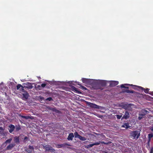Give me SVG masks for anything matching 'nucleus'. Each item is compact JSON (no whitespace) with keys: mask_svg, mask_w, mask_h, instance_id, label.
<instances>
[{"mask_svg":"<svg viewBox=\"0 0 153 153\" xmlns=\"http://www.w3.org/2000/svg\"><path fill=\"white\" fill-rule=\"evenodd\" d=\"M96 82L95 85H94V89H98L100 88V86H104L106 85V82L108 81L101 80H96Z\"/></svg>","mask_w":153,"mask_h":153,"instance_id":"nucleus-1","label":"nucleus"},{"mask_svg":"<svg viewBox=\"0 0 153 153\" xmlns=\"http://www.w3.org/2000/svg\"><path fill=\"white\" fill-rule=\"evenodd\" d=\"M131 136L133 138H135L136 137L137 139L140 136V132L139 131H134L131 133Z\"/></svg>","mask_w":153,"mask_h":153,"instance_id":"nucleus-2","label":"nucleus"},{"mask_svg":"<svg viewBox=\"0 0 153 153\" xmlns=\"http://www.w3.org/2000/svg\"><path fill=\"white\" fill-rule=\"evenodd\" d=\"M133 105L131 104H125L123 105L122 108L125 109L129 111H131L132 109L131 106Z\"/></svg>","mask_w":153,"mask_h":153,"instance_id":"nucleus-3","label":"nucleus"},{"mask_svg":"<svg viewBox=\"0 0 153 153\" xmlns=\"http://www.w3.org/2000/svg\"><path fill=\"white\" fill-rule=\"evenodd\" d=\"M24 88H27L28 89H31L33 88V86L31 83L29 82H27L24 84Z\"/></svg>","mask_w":153,"mask_h":153,"instance_id":"nucleus-4","label":"nucleus"},{"mask_svg":"<svg viewBox=\"0 0 153 153\" xmlns=\"http://www.w3.org/2000/svg\"><path fill=\"white\" fill-rule=\"evenodd\" d=\"M89 105L90 107L95 108H100L101 107L100 106L92 103H89Z\"/></svg>","mask_w":153,"mask_h":153,"instance_id":"nucleus-5","label":"nucleus"},{"mask_svg":"<svg viewBox=\"0 0 153 153\" xmlns=\"http://www.w3.org/2000/svg\"><path fill=\"white\" fill-rule=\"evenodd\" d=\"M43 147L46 151L53 150L52 147L48 145H45L44 144L43 145Z\"/></svg>","mask_w":153,"mask_h":153,"instance_id":"nucleus-6","label":"nucleus"},{"mask_svg":"<svg viewBox=\"0 0 153 153\" xmlns=\"http://www.w3.org/2000/svg\"><path fill=\"white\" fill-rule=\"evenodd\" d=\"M148 111L144 109L142 110L140 114V116H143L147 114Z\"/></svg>","mask_w":153,"mask_h":153,"instance_id":"nucleus-7","label":"nucleus"},{"mask_svg":"<svg viewBox=\"0 0 153 153\" xmlns=\"http://www.w3.org/2000/svg\"><path fill=\"white\" fill-rule=\"evenodd\" d=\"M110 85L111 87L114 86L118 84V82L117 81H111Z\"/></svg>","mask_w":153,"mask_h":153,"instance_id":"nucleus-8","label":"nucleus"},{"mask_svg":"<svg viewBox=\"0 0 153 153\" xmlns=\"http://www.w3.org/2000/svg\"><path fill=\"white\" fill-rule=\"evenodd\" d=\"M129 116L130 115L129 113L127 111H126L124 115L122 117V119H126L128 118H129Z\"/></svg>","mask_w":153,"mask_h":153,"instance_id":"nucleus-9","label":"nucleus"},{"mask_svg":"<svg viewBox=\"0 0 153 153\" xmlns=\"http://www.w3.org/2000/svg\"><path fill=\"white\" fill-rule=\"evenodd\" d=\"M22 95L23 96V99L24 100L28 99L29 95L27 92L25 91V93H23Z\"/></svg>","mask_w":153,"mask_h":153,"instance_id":"nucleus-10","label":"nucleus"},{"mask_svg":"<svg viewBox=\"0 0 153 153\" xmlns=\"http://www.w3.org/2000/svg\"><path fill=\"white\" fill-rule=\"evenodd\" d=\"M74 137V135L73 133H70L69 135L68 136L67 138V139L68 140H73V138Z\"/></svg>","mask_w":153,"mask_h":153,"instance_id":"nucleus-11","label":"nucleus"},{"mask_svg":"<svg viewBox=\"0 0 153 153\" xmlns=\"http://www.w3.org/2000/svg\"><path fill=\"white\" fill-rule=\"evenodd\" d=\"M82 80L83 82L85 84H88L89 83L90 79L83 78H82Z\"/></svg>","mask_w":153,"mask_h":153,"instance_id":"nucleus-12","label":"nucleus"},{"mask_svg":"<svg viewBox=\"0 0 153 153\" xmlns=\"http://www.w3.org/2000/svg\"><path fill=\"white\" fill-rule=\"evenodd\" d=\"M15 144L14 143H11L7 147V150H11L15 146Z\"/></svg>","mask_w":153,"mask_h":153,"instance_id":"nucleus-13","label":"nucleus"},{"mask_svg":"<svg viewBox=\"0 0 153 153\" xmlns=\"http://www.w3.org/2000/svg\"><path fill=\"white\" fill-rule=\"evenodd\" d=\"M9 127L10 128V129L9 130V132L12 133L13 131L15 128L14 126L13 125H10L9 126Z\"/></svg>","mask_w":153,"mask_h":153,"instance_id":"nucleus-14","label":"nucleus"},{"mask_svg":"<svg viewBox=\"0 0 153 153\" xmlns=\"http://www.w3.org/2000/svg\"><path fill=\"white\" fill-rule=\"evenodd\" d=\"M125 85H131V86H133V85H132V84H122V85L120 87L121 88H128V87H126L125 86Z\"/></svg>","mask_w":153,"mask_h":153,"instance_id":"nucleus-15","label":"nucleus"},{"mask_svg":"<svg viewBox=\"0 0 153 153\" xmlns=\"http://www.w3.org/2000/svg\"><path fill=\"white\" fill-rule=\"evenodd\" d=\"M122 127L126 128H128L129 127V124L128 123H126L122 125Z\"/></svg>","mask_w":153,"mask_h":153,"instance_id":"nucleus-16","label":"nucleus"},{"mask_svg":"<svg viewBox=\"0 0 153 153\" xmlns=\"http://www.w3.org/2000/svg\"><path fill=\"white\" fill-rule=\"evenodd\" d=\"M14 141L15 142L18 143L19 142V138L18 137H14Z\"/></svg>","mask_w":153,"mask_h":153,"instance_id":"nucleus-17","label":"nucleus"},{"mask_svg":"<svg viewBox=\"0 0 153 153\" xmlns=\"http://www.w3.org/2000/svg\"><path fill=\"white\" fill-rule=\"evenodd\" d=\"M80 140H82V141H84L86 140V139L84 137H82L80 135V136L78 138Z\"/></svg>","mask_w":153,"mask_h":153,"instance_id":"nucleus-18","label":"nucleus"},{"mask_svg":"<svg viewBox=\"0 0 153 153\" xmlns=\"http://www.w3.org/2000/svg\"><path fill=\"white\" fill-rule=\"evenodd\" d=\"M74 135H75V137H77L78 138H79V137L80 136V135H79L78 134V133L76 132H75L74 133Z\"/></svg>","mask_w":153,"mask_h":153,"instance_id":"nucleus-19","label":"nucleus"},{"mask_svg":"<svg viewBox=\"0 0 153 153\" xmlns=\"http://www.w3.org/2000/svg\"><path fill=\"white\" fill-rule=\"evenodd\" d=\"M12 138H10L9 139L7 140H6V141L5 142V143H10L11 141H12Z\"/></svg>","mask_w":153,"mask_h":153,"instance_id":"nucleus-20","label":"nucleus"},{"mask_svg":"<svg viewBox=\"0 0 153 153\" xmlns=\"http://www.w3.org/2000/svg\"><path fill=\"white\" fill-rule=\"evenodd\" d=\"M20 117H22V118H24L26 119H29L30 118L29 116H22L21 115H20Z\"/></svg>","mask_w":153,"mask_h":153,"instance_id":"nucleus-21","label":"nucleus"},{"mask_svg":"<svg viewBox=\"0 0 153 153\" xmlns=\"http://www.w3.org/2000/svg\"><path fill=\"white\" fill-rule=\"evenodd\" d=\"M93 146V144H90L88 145L87 146L85 147V148L88 149L89 148Z\"/></svg>","mask_w":153,"mask_h":153,"instance_id":"nucleus-22","label":"nucleus"},{"mask_svg":"<svg viewBox=\"0 0 153 153\" xmlns=\"http://www.w3.org/2000/svg\"><path fill=\"white\" fill-rule=\"evenodd\" d=\"M36 88L39 90H41L42 89L41 86L40 85H38L36 87Z\"/></svg>","mask_w":153,"mask_h":153,"instance_id":"nucleus-23","label":"nucleus"},{"mask_svg":"<svg viewBox=\"0 0 153 153\" xmlns=\"http://www.w3.org/2000/svg\"><path fill=\"white\" fill-rule=\"evenodd\" d=\"M100 143V141H99L98 142H96L95 143H93V146L94 145H99Z\"/></svg>","mask_w":153,"mask_h":153,"instance_id":"nucleus-24","label":"nucleus"},{"mask_svg":"<svg viewBox=\"0 0 153 153\" xmlns=\"http://www.w3.org/2000/svg\"><path fill=\"white\" fill-rule=\"evenodd\" d=\"M23 86H22L20 84H18L17 86V88L18 90L21 87L22 88H23Z\"/></svg>","mask_w":153,"mask_h":153,"instance_id":"nucleus-25","label":"nucleus"},{"mask_svg":"<svg viewBox=\"0 0 153 153\" xmlns=\"http://www.w3.org/2000/svg\"><path fill=\"white\" fill-rule=\"evenodd\" d=\"M52 100H53V99L51 97H48L45 100V101L48 100L49 101H51Z\"/></svg>","mask_w":153,"mask_h":153,"instance_id":"nucleus-26","label":"nucleus"},{"mask_svg":"<svg viewBox=\"0 0 153 153\" xmlns=\"http://www.w3.org/2000/svg\"><path fill=\"white\" fill-rule=\"evenodd\" d=\"M116 116L117 118L118 119H120V118H121V117H122V115H116Z\"/></svg>","mask_w":153,"mask_h":153,"instance_id":"nucleus-27","label":"nucleus"},{"mask_svg":"<svg viewBox=\"0 0 153 153\" xmlns=\"http://www.w3.org/2000/svg\"><path fill=\"white\" fill-rule=\"evenodd\" d=\"M63 146V145L61 144L57 146V147L58 148H61Z\"/></svg>","mask_w":153,"mask_h":153,"instance_id":"nucleus-28","label":"nucleus"},{"mask_svg":"<svg viewBox=\"0 0 153 153\" xmlns=\"http://www.w3.org/2000/svg\"><path fill=\"white\" fill-rule=\"evenodd\" d=\"M28 149L32 151L33 150V147L32 146H29Z\"/></svg>","mask_w":153,"mask_h":153,"instance_id":"nucleus-29","label":"nucleus"},{"mask_svg":"<svg viewBox=\"0 0 153 153\" xmlns=\"http://www.w3.org/2000/svg\"><path fill=\"white\" fill-rule=\"evenodd\" d=\"M148 136L149 137V139L152 138L153 136V135L152 134H149Z\"/></svg>","mask_w":153,"mask_h":153,"instance_id":"nucleus-30","label":"nucleus"},{"mask_svg":"<svg viewBox=\"0 0 153 153\" xmlns=\"http://www.w3.org/2000/svg\"><path fill=\"white\" fill-rule=\"evenodd\" d=\"M26 151H27L28 153H31L32 152V151L31 150H30L29 149H27L26 150Z\"/></svg>","mask_w":153,"mask_h":153,"instance_id":"nucleus-31","label":"nucleus"},{"mask_svg":"<svg viewBox=\"0 0 153 153\" xmlns=\"http://www.w3.org/2000/svg\"><path fill=\"white\" fill-rule=\"evenodd\" d=\"M149 89H148V88H147L146 89H144V92L145 93H148V91H149Z\"/></svg>","mask_w":153,"mask_h":153,"instance_id":"nucleus-32","label":"nucleus"},{"mask_svg":"<svg viewBox=\"0 0 153 153\" xmlns=\"http://www.w3.org/2000/svg\"><path fill=\"white\" fill-rule=\"evenodd\" d=\"M124 92H126L127 93H130V90H129L128 89H126V90H124Z\"/></svg>","mask_w":153,"mask_h":153,"instance_id":"nucleus-33","label":"nucleus"},{"mask_svg":"<svg viewBox=\"0 0 153 153\" xmlns=\"http://www.w3.org/2000/svg\"><path fill=\"white\" fill-rule=\"evenodd\" d=\"M20 129V128L19 127H17L16 128V131H18Z\"/></svg>","mask_w":153,"mask_h":153,"instance_id":"nucleus-34","label":"nucleus"},{"mask_svg":"<svg viewBox=\"0 0 153 153\" xmlns=\"http://www.w3.org/2000/svg\"><path fill=\"white\" fill-rule=\"evenodd\" d=\"M100 143H102V144H105L108 145V144L109 143H105L104 142L100 141Z\"/></svg>","mask_w":153,"mask_h":153,"instance_id":"nucleus-35","label":"nucleus"},{"mask_svg":"<svg viewBox=\"0 0 153 153\" xmlns=\"http://www.w3.org/2000/svg\"><path fill=\"white\" fill-rule=\"evenodd\" d=\"M46 84H43L41 85V86L43 88H44Z\"/></svg>","mask_w":153,"mask_h":153,"instance_id":"nucleus-36","label":"nucleus"},{"mask_svg":"<svg viewBox=\"0 0 153 153\" xmlns=\"http://www.w3.org/2000/svg\"><path fill=\"white\" fill-rule=\"evenodd\" d=\"M72 88L73 90H75V91H77V89L76 88H75V87H74V86H73V87H72Z\"/></svg>","mask_w":153,"mask_h":153,"instance_id":"nucleus-37","label":"nucleus"},{"mask_svg":"<svg viewBox=\"0 0 153 153\" xmlns=\"http://www.w3.org/2000/svg\"><path fill=\"white\" fill-rule=\"evenodd\" d=\"M24 88V87H23V88H22L21 89H22V91L23 92H24V93H25V91H25V89H23V88Z\"/></svg>","mask_w":153,"mask_h":153,"instance_id":"nucleus-38","label":"nucleus"},{"mask_svg":"<svg viewBox=\"0 0 153 153\" xmlns=\"http://www.w3.org/2000/svg\"><path fill=\"white\" fill-rule=\"evenodd\" d=\"M150 153H153V148H152L151 149Z\"/></svg>","mask_w":153,"mask_h":153,"instance_id":"nucleus-39","label":"nucleus"},{"mask_svg":"<svg viewBox=\"0 0 153 153\" xmlns=\"http://www.w3.org/2000/svg\"><path fill=\"white\" fill-rule=\"evenodd\" d=\"M40 99H41V100H44V98L43 97H40Z\"/></svg>","mask_w":153,"mask_h":153,"instance_id":"nucleus-40","label":"nucleus"},{"mask_svg":"<svg viewBox=\"0 0 153 153\" xmlns=\"http://www.w3.org/2000/svg\"><path fill=\"white\" fill-rule=\"evenodd\" d=\"M142 90H143V88L141 87H140V86H138Z\"/></svg>","mask_w":153,"mask_h":153,"instance_id":"nucleus-41","label":"nucleus"},{"mask_svg":"<svg viewBox=\"0 0 153 153\" xmlns=\"http://www.w3.org/2000/svg\"><path fill=\"white\" fill-rule=\"evenodd\" d=\"M142 117H140V116H139V117H138V119L139 120H141L142 118Z\"/></svg>","mask_w":153,"mask_h":153,"instance_id":"nucleus-42","label":"nucleus"},{"mask_svg":"<svg viewBox=\"0 0 153 153\" xmlns=\"http://www.w3.org/2000/svg\"><path fill=\"white\" fill-rule=\"evenodd\" d=\"M134 93V91H130V93Z\"/></svg>","mask_w":153,"mask_h":153,"instance_id":"nucleus-43","label":"nucleus"},{"mask_svg":"<svg viewBox=\"0 0 153 153\" xmlns=\"http://www.w3.org/2000/svg\"><path fill=\"white\" fill-rule=\"evenodd\" d=\"M27 137H25L24 140H27Z\"/></svg>","mask_w":153,"mask_h":153,"instance_id":"nucleus-44","label":"nucleus"},{"mask_svg":"<svg viewBox=\"0 0 153 153\" xmlns=\"http://www.w3.org/2000/svg\"><path fill=\"white\" fill-rule=\"evenodd\" d=\"M82 88H83V89H86V88L85 87H84V86H82Z\"/></svg>","mask_w":153,"mask_h":153,"instance_id":"nucleus-45","label":"nucleus"},{"mask_svg":"<svg viewBox=\"0 0 153 153\" xmlns=\"http://www.w3.org/2000/svg\"><path fill=\"white\" fill-rule=\"evenodd\" d=\"M0 130H3V128L2 127H0Z\"/></svg>","mask_w":153,"mask_h":153,"instance_id":"nucleus-46","label":"nucleus"},{"mask_svg":"<svg viewBox=\"0 0 153 153\" xmlns=\"http://www.w3.org/2000/svg\"><path fill=\"white\" fill-rule=\"evenodd\" d=\"M151 130L152 131H153V128H152L151 129Z\"/></svg>","mask_w":153,"mask_h":153,"instance_id":"nucleus-47","label":"nucleus"},{"mask_svg":"<svg viewBox=\"0 0 153 153\" xmlns=\"http://www.w3.org/2000/svg\"><path fill=\"white\" fill-rule=\"evenodd\" d=\"M151 94L153 95V92H152V94Z\"/></svg>","mask_w":153,"mask_h":153,"instance_id":"nucleus-48","label":"nucleus"},{"mask_svg":"<svg viewBox=\"0 0 153 153\" xmlns=\"http://www.w3.org/2000/svg\"><path fill=\"white\" fill-rule=\"evenodd\" d=\"M3 83L2 82H1V84H0V85H1Z\"/></svg>","mask_w":153,"mask_h":153,"instance_id":"nucleus-49","label":"nucleus"},{"mask_svg":"<svg viewBox=\"0 0 153 153\" xmlns=\"http://www.w3.org/2000/svg\"><path fill=\"white\" fill-rule=\"evenodd\" d=\"M134 86H137L134 85Z\"/></svg>","mask_w":153,"mask_h":153,"instance_id":"nucleus-50","label":"nucleus"}]
</instances>
